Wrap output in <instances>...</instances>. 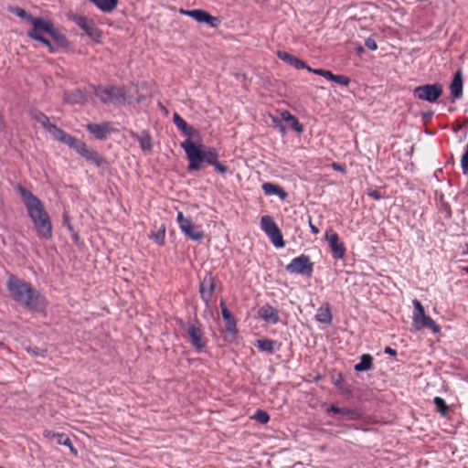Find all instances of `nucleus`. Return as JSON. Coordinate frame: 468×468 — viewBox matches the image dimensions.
<instances>
[{
  "label": "nucleus",
  "mask_w": 468,
  "mask_h": 468,
  "mask_svg": "<svg viewBox=\"0 0 468 468\" xmlns=\"http://www.w3.org/2000/svg\"><path fill=\"white\" fill-rule=\"evenodd\" d=\"M67 18L75 23L93 41L101 42L102 31L95 25L91 18L73 12L67 14Z\"/></svg>",
  "instance_id": "nucleus-5"
},
{
  "label": "nucleus",
  "mask_w": 468,
  "mask_h": 468,
  "mask_svg": "<svg viewBox=\"0 0 468 468\" xmlns=\"http://www.w3.org/2000/svg\"><path fill=\"white\" fill-rule=\"evenodd\" d=\"M48 133L53 136V138L64 144L69 145V147L73 148L75 144L79 139L75 138L74 136L70 135L69 133H66L62 129L58 128L57 125H53L50 127V130Z\"/></svg>",
  "instance_id": "nucleus-17"
},
{
  "label": "nucleus",
  "mask_w": 468,
  "mask_h": 468,
  "mask_svg": "<svg viewBox=\"0 0 468 468\" xmlns=\"http://www.w3.org/2000/svg\"><path fill=\"white\" fill-rule=\"evenodd\" d=\"M363 51H364V48H363L362 47H359V48H357V52H358V53L363 52Z\"/></svg>",
  "instance_id": "nucleus-58"
},
{
  "label": "nucleus",
  "mask_w": 468,
  "mask_h": 468,
  "mask_svg": "<svg viewBox=\"0 0 468 468\" xmlns=\"http://www.w3.org/2000/svg\"><path fill=\"white\" fill-rule=\"evenodd\" d=\"M7 10L20 18L27 19L29 23L35 17L19 6H8Z\"/></svg>",
  "instance_id": "nucleus-35"
},
{
  "label": "nucleus",
  "mask_w": 468,
  "mask_h": 468,
  "mask_svg": "<svg viewBox=\"0 0 468 468\" xmlns=\"http://www.w3.org/2000/svg\"><path fill=\"white\" fill-rule=\"evenodd\" d=\"M37 41H39L40 43H42L44 46H46L49 52L53 53L55 52V47L54 45L50 42V40L48 38H47L46 37H43L42 38H39Z\"/></svg>",
  "instance_id": "nucleus-47"
},
{
  "label": "nucleus",
  "mask_w": 468,
  "mask_h": 468,
  "mask_svg": "<svg viewBox=\"0 0 468 468\" xmlns=\"http://www.w3.org/2000/svg\"><path fill=\"white\" fill-rule=\"evenodd\" d=\"M259 317L265 322L276 324L279 322L278 311L269 303L262 305L258 311Z\"/></svg>",
  "instance_id": "nucleus-21"
},
{
  "label": "nucleus",
  "mask_w": 468,
  "mask_h": 468,
  "mask_svg": "<svg viewBox=\"0 0 468 468\" xmlns=\"http://www.w3.org/2000/svg\"><path fill=\"white\" fill-rule=\"evenodd\" d=\"M281 116H282V119L288 122L289 120L293 116L290 112L288 111H283L282 113H281Z\"/></svg>",
  "instance_id": "nucleus-52"
},
{
  "label": "nucleus",
  "mask_w": 468,
  "mask_h": 468,
  "mask_svg": "<svg viewBox=\"0 0 468 468\" xmlns=\"http://www.w3.org/2000/svg\"><path fill=\"white\" fill-rule=\"evenodd\" d=\"M433 112L432 111H430L429 112H426V113H423V117L425 119H428V118H431V116L433 115Z\"/></svg>",
  "instance_id": "nucleus-57"
},
{
  "label": "nucleus",
  "mask_w": 468,
  "mask_h": 468,
  "mask_svg": "<svg viewBox=\"0 0 468 468\" xmlns=\"http://www.w3.org/2000/svg\"><path fill=\"white\" fill-rule=\"evenodd\" d=\"M384 353L392 356L397 355V351L390 346H386L384 349Z\"/></svg>",
  "instance_id": "nucleus-53"
},
{
  "label": "nucleus",
  "mask_w": 468,
  "mask_h": 468,
  "mask_svg": "<svg viewBox=\"0 0 468 468\" xmlns=\"http://www.w3.org/2000/svg\"><path fill=\"white\" fill-rule=\"evenodd\" d=\"M373 367V356L369 354H364L360 356L359 363L355 365V370L364 372Z\"/></svg>",
  "instance_id": "nucleus-30"
},
{
  "label": "nucleus",
  "mask_w": 468,
  "mask_h": 468,
  "mask_svg": "<svg viewBox=\"0 0 468 468\" xmlns=\"http://www.w3.org/2000/svg\"><path fill=\"white\" fill-rule=\"evenodd\" d=\"M30 24L32 25V27L27 31V36L30 38L37 41L39 38L45 37V34H47L53 38L54 42L58 46L61 48L69 47V42L68 38L64 34L60 33L59 30L55 27L52 21L44 19L39 16H35L30 21Z\"/></svg>",
  "instance_id": "nucleus-3"
},
{
  "label": "nucleus",
  "mask_w": 468,
  "mask_h": 468,
  "mask_svg": "<svg viewBox=\"0 0 468 468\" xmlns=\"http://www.w3.org/2000/svg\"><path fill=\"white\" fill-rule=\"evenodd\" d=\"M412 304L414 306L413 317H420V316L426 314L424 307L419 300L414 299L412 301Z\"/></svg>",
  "instance_id": "nucleus-40"
},
{
  "label": "nucleus",
  "mask_w": 468,
  "mask_h": 468,
  "mask_svg": "<svg viewBox=\"0 0 468 468\" xmlns=\"http://www.w3.org/2000/svg\"><path fill=\"white\" fill-rule=\"evenodd\" d=\"M87 131L92 133L96 139L104 140L111 133L110 124L107 122L103 123H88L86 125Z\"/></svg>",
  "instance_id": "nucleus-24"
},
{
  "label": "nucleus",
  "mask_w": 468,
  "mask_h": 468,
  "mask_svg": "<svg viewBox=\"0 0 468 468\" xmlns=\"http://www.w3.org/2000/svg\"><path fill=\"white\" fill-rule=\"evenodd\" d=\"M181 147L184 149L188 161V172L201 170L204 163L214 166L215 170L221 175L229 172L228 165L218 162V152L216 148L197 144L190 138L182 142Z\"/></svg>",
  "instance_id": "nucleus-1"
},
{
  "label": "nucleus",
  "mask_w": 468,
  "mask_h": 468,
  "mask_svg": "<svg viewBox=\"0 0 468 468\" xmlns=\"http://www.w3.org/2000/svg\"><path fill=\"white\" fill-rule=\"evenodd\" d=\"M63 225H65L69 231H73V228L70 224L69 218L67 213L63 215Z\"/></svg>",
  "instance_id": "nucleus-51"
},
{
  "label": "nucleus",
  "mask_w": 468,
  "mask_h": 468,
  "mask_svg": "<svg viewBox=\"0 0 468 468\" xmlns=\"http://www.w3.org/2000/svg\"><path fill=\"white\" fill-rule=\"evenodd\" d=\"M63 100L69 104H82L87 101L86 93L80 88L72 90H66L63 93Z\"/></svg>",
  "instance_id": "nucleus-22"
},
{
  "label": "nucleus",
  "mask_w": 468,
  "mask_h": 468,
  "mask_svg": "<svg viewBox=\"0 0 468 468\" xmlns=\"http://www.w3.org/2000/svg\"><path fill=\"white\" fill-rule=\"evenodd\" d=\"M16 189L21 197L24 206L27 211V215L32 223L41 220L48 217V213L45 209L42 201L34 195L30 190L21 185H16Z\"/></svg>",
  "instance_id": "nucleus-4"
},
{
  "label": "nucleus",
  "mask_w": 468,
  "mask_h": 468,
  "mask_svg": "<svg viewBox=\"0 0 468 468\" xmlns=\"http://www.w3.org/2000/svg\"><path fill=\"white\" fill-rule=\"evenodd\" d=\"M442 85L439 82L425 84L416 87L413 90V96L419 100L434 103L442 95Z\"/></svg>",
  "instance_id": "nucleus-6"
},
{
  "label": "nucleus",
  "mask_w": 468,
  "mask_h": 468,
  "mask_svg": "<svg viewBox=\"0 0 468 468\" xmlns=\"http://www.w3.org/2000/svg\"><path fill=\"white\" fill-rule=\"evenodd\" d=\"M37 41H39L40 43H42L44 46H46L49 52L53 53L55 52V47L54 45L50 42V40L48 38H47L46 37H43L42 38H39Z\"/></svg>",
  "instance_id": "nucleus-48"
},
{
  "label": "nucleus",
  "mask_w": 468,
  "mask_h": 468,
  "mask_svg": "<svg viewBox=\"0 0 468 468\" xmlns=\"http://www.w3.org/2000/svg\"><path fill=\"white\" fill-rule=\"evenodd\" d=\"M464 154H468V144H466V146H465Z\"/></svg>",
  "instance_id": "nucleus-59"
},
{
  "label": "nucleus",
  "mask_w": 468,
  "mask_h": 468,
  "mask_svg": "<svg viewBox=\"0 0 468 468\" xmlns=\"http://www.w3.org/2000/svg\"><path fill=\"white\" fill-rule=\"evenodd\" d=\"M180 13L194 18L196 21L199 23H206L212 27H217L220 23L219 18L211 16L209 13L202 9H180Z\"/></svg>",
  "instance_id": "nucleus-13"
},
{
  "label": "nucleus",
  "mask_w": 468,
  "mask_h": 468,
  "mask_svg": "<svg viewBox=\"0 0 468 468\" xmlns=\"http://www.w3.org/2000/svg\"><path fill=\"white\" fill-rule=\"evenodd\" d=\"M0 123L3 124L2 117L0 116Z\"/></svg>",
  "instance_id": "nucleus-61"
},
{
  "label": "nucleus",
  "mask_w": 468,
  "mask_h": 468,
  "mask_svg": "<svg viewBox=\"0 0 468 468\" xmlns=\"http://www.w3.org/2000/svg\"><path fill=\"white\" fill-rule=\"evenodd\" d=\"M149 237L155 243L163 245L165 237V228L163 226L157 232L151 234Z\"/></svg>",
  "instance_id": "nucleus-37"
},
{
  "label": "nucleus",
  "mask_w": 468,
  "mask_h": 468,
  "mask_svg": "<svg viewBox=\"0 0 468 468\" xmlns=\"http://www.w3.org/2000/svg\"><path fill=\"white\" fill-rule=\"evenodd\" d=\"M186 332L189 335L190 344L193 347H195L197 351H201L205 348L207 341L203 337L200 325L190 324L186 328Z\"/></svg>",
  "instance_id": "nucleus-15"
},
{
  "label": "nucleus",
  "mask_w": 468,
  "mask_h": 468,
  "mask_svg": "<svg viewBox=\"0 0 468 468\" xmlns=\"http://www.w3.org/2000/svg\"><path fill=\"white\" fill-rule=\"evenodd\" d=\"M176 221L180 230L191 240L201 241L204 239V231L201 230L199 227L196 226L191 218H186L183 212H177Z\"/></svg>",
  "instance_id": "nucleus-10"
},
{
  "label": "nucleus",
  "mask_w": 468,
  "mask_h": 468,
  "mask_svg": "<svg viewBox=\"0 0 468 468\" xmlns=\"http://www.w3.org/2000/svg\"><path fill=\"white\" fill-rule=\"evenodd\" d=\"M26 350L27 353L31 354L34 356H41L44 357L46 356L47 350L37 347V346H28L26 347Z\"/></svg>",
  "instance_id": "nucleus-41"
},
{
  "label": "nucleus",
  "mask_w": 468,
  "mask_h": 468,
  "mask_svg": "<svg viewBox=\"0 0 468 468\" xmlns=\"http://www.w3.org/2000/svg\"><path fill=\"white\" fill-rule=\"evenodd\" d=\"M262 189L266 195H277L282 199H284L287 197L286 192L281 186L272 183H264L262 185Z\"/></svg>",
  "instance_id": "nucleus-32"
},
{
  "label": "nucleus",
  "mask_w": 468,
  "mask_h": 468,
  "mask_svg": "<svg viewBox=\"0 0 468 468\" xmlns=\"http://www.w3.org/2000/svg\"><path fill=\"white\" fill-rule=\"evenodd\" d=\"M173 122L175 125L186 136L199 138L200 133L198 130L189 125L177 112L173 114Z\"/></svg>",
  "instance_id": "nucleus-18"
},
{
  "label": "nucleus",
  "mask_w": 468,
  "mask_h": 468,
  "mask_svg": "<svg viewBox=\"0 0 468 468\" xmlns=\"http://www.w3.org/2000/svg\"><path fill=\"white\" fill-rule=\"evenodd\" d=\"M285 270L292 274H302L310 277L314 271V263L309 256L302 254L292 259L285 267Z\"/></svg>",
  "instance_id": "nucleus-11"
},
{
  "label": "nucleus",
  "mask_w": 468,
  "mask_h": 468,
  "mask_svg": "<svg viewBox=\"0 0 468 468\" xmlns=\"http://www.w3.org/2000/svg\"><path fill=\"white\" fill-rule=\"evenodd\" d=\"M325 239L331 248L333 258L342 260L346 254V247L344 243L339 240L338 235L329 230L325 233Z\"/></svg>",
  "instance_id": "nucleus-14"
},
{
  "label": "nucleus",
  "mask_w": 468,
  "mask_h": 468,
  "mask_svg": "<svg viewBox=\"0 0 468 468\" xmlns=\"http://www.w3.org/2000/svg\"><path fill=\"white\" fill-rule=\"evenodd\" d=\"M94 4L101 11L105 13L112 12L118 5L119 0H89Z\"/></svg>",
  "instance_id": "nucleus-29"
},
{
  "label": "nucleus",
  "mask_w": 468,
  "mask_h": 468,
  "mask_svg": "<svg viewBox=\"0 0 468 468\" xmlns=\"http://www.w3.org/2000/svg\"><path fill=\"white\" fill-rule=\"evenodd\" d=\"M413 326L417 330H420L423 328H429L432 331V333H439L441 331V327L437 324L433 319H431L429 315H422L420 317H413Z\"/></svg>",
  "instance_id": "nucleus-19"
},
{
  "label": "nucleus",
  "mask_w": 468,
  "mask_h": 468,
  "mask_svg": "<svg viewBox=\"0 0 468 468\" xmlns=\"http://www.w3.org/2000/svg\"><path fill=\"white\" fill-rule=\"evenodd\" d=\"M333 166L335 170H338V171H345V167L342 165H337V164H333Z\"/></svg>",
  "instance_id": "nucleus-56"
},
{
  "label": "nucleus",
  "mask_w": 468,
  "mask_h": 468,
  "mask_svg": "<svg viewBox=\"0 0 468 468\" xmlns=\"http://www.w3.org/2000/svg\"><path fill=\"white\" fill-rule=\"evenodd\" d=\"M132 138L137 140L143 151L150 152L153 149L152 137L147 131H143L141 134L131 132Z\"/></svg>",
  "instance_id": "nucleus-27"
},
{
  "label": "nucleus",
  "mask_w": 468,
  "mask_h": 468,
  "mask_svg": "<svg viewBox=\"0 0 468 468\" xmlns=\"http://www.w3.org/2000/svg\"><path fill=\"white\" fill-rule=\"evenodd\" d=\"M5 285L10 297L15 302L24 304L29 310L37 311L40 309L41 294L31 283L10 274Z\"/></svg>",
  "instance_id": "nucleus-2"
},
{
  "label": "nucleus",
  "mask_w": 468,
  "mask_h": 468,
  "mask_svg": "<svg viewBox=\"0 0 468 468\" xmlns=\"http://www.w3.org/2000/svg\"><path fill=\"white\" fill-rule=\"evenodd\" d=\"M31 117L33 120L37 122L44 129L48 132L50 130V127L54 124L49 122V118L40 111L34 110L31 112Z\"/></svg>",
  "instance_id": "nucleus-31"
},
{
  "label": "nucleus",
  "mask_w": 468,
  "mask_h": 468,
  "mask_svg": "<svg viewBox=\"0 0 468 468\" xmlns=\"http://www.w3.org/2000/svg\"><path fill=\"white\" fill-rule=\"evenodd\" d=\"M464 271L468 274V266L464 268Z\"/></svg>",
  "instance_id": "nucleus-60"
},
{
  "label": "nucleus",
  "mask_w": 468,
  "mask_h": 468,
  "mask_svg": "<svg viewBox=\"0 0 468 468\" xmlns=\"http://www.w3.org/2000/svg\"><path fill=\"white\" fill-rule=\"evenodd\" d=\"M451 94L454 99H459L463 95V73L462 70H457L450 84Z\"/></svg>",
  "instance_id": "nucleus-26"
},
{
  "label": "nucleus",
  "mask_w": 468,
  "mask_h": 468,
  "mask_svg": "<svg viewBox=\"0 0 468 468\" xmlns=\"http://www.w3.org/2000/svg\"><path fill=\"white\" fill-rule=\"evenodd\" d=\"M367 195L375 200H379L382 198V196L378 190H369Z\"/></svg>",
  "instance_id": "nucleus-50"
},
{
  "label": "nucleus",
  "mask_w": 468,
  "mask_h": 468,
  "mask_svg": "<svg viewBox=\"0 0 468 468\" xmlns=\"http://www.w3.org/2000/svg\"><path fill=\"white\" fill-rule=\"evenodd\" d=\"M73 149L78 154L83 157L87 162L92 163L97 167H106L108 162L96 150L89 148L85 142L78 140Z\"/></svg>",
  "instance_id": "nucleus-7"
},
{
  "label": "nucleus",
  "mask_w": 468,
  "mask_h": 468,
  "mask_svg": "<svg viewBox=\"0 0 468 468\" xmlns=\"http://www.w3.org/2000/svg\"><path fill=\"white\" fill-rule=\"evenodd\" d=\"M310 72H313L316 75L322 76L331 81H333V80L335 76V74H334L332 71L324 69H312V70H310Z\"/></svg>",
  "instance_id": "nucleus-39"
},
{
  "label": "nucleus",
  "mask_w": 468,
  "mask_h": 468,
  "mask_svg": "<svg viewBox=\"0 0 468 468\" xmlns=\"http://www.w3.org/2000/svg\"><path fill=\"white\" fill-rule=\"evenodd\" d=\"M461 166H462L463 173L464 175H468V154L463 153L462 159H461Z\"/></svg>",
  "instance_id": "nucleus-45"
},
{
  "label": "nucleus",
  "mask_w": 468,
  "mask_h": 468,
  "mask_svg": "<svg viewBox=\"0 0 468 468\" xmlns=\"http://www.w3.org/2000/svg\"><path fill=\"white\" fill-rule=\"evenodd\" d=\"M287 123L290 125V127L293 131H295L299 133H303V127L300 123L299 120L294 115L289 120V122Z\"/></svg>",
  "instance_id": "nucleus-42"
},
{
  "label": "nucleus",
  "mask_w": 468,
  "mask_h": 468,
  "mask_svg": "<svg viewBox=\"0 0 468 468\" xmlns=\"http://www.w3.org/2000/svg\"><path fill=\"white\" fill-rule=\"evenodd\" d=\"M315 319L325 324H330L333 320V316L331 314V310L329 304L326 303L324 305L318 308L317 313L315 314Z\"/></svg>",
  "instance_id": "nucleus-28"
},
{
  "label": "nucleus",
  "mask_w": 468,
  "mask_h": 468,
  "mask_svg": "<svg viewBox=\"0 0 468 468\" xmlns=\"http://www.w3.org/2000/svg\"><path fill=\"white\" fill-rule=\"evenodd\" d=\"M216 288V278L211 272L206 274L199 285V292L201 299L206 306H209L210 300L214 294Z\"/></svg>",
  "instance_id": "nucleus-12"
},
{
  "label": "nucleus",
  "mask_w": 468,
  "mask_h": 468,
  "mask_svg": "<svg viewBox=\"0 0 468 468\" xmlns=\"http://www.w3.org/2000/svg\"><path fill=\"white\" fill-rule=\"evenodd\" d=\"M328 413L338 414L343 417H346L348 420H356L361 418V414L357 410L349 409V408H339L334 404H332L327 409Z\"/></svg>",
  "instance_id": "nucleus-25"
},
{
  "label": "nucleus",
  "mask_w": 468,
  "mask_h": 468,
  "mask_svg": "<svg viewBox=\"0 0 468 468\" xmlns=\"http://www.w3.org/2000/svg\"><path fill=\"white\" fill-rule=\"evenodd\" d=\"M37 41H39L40 43H42L44 46H46L49 52L53 53L55 52V47L54 45L50 42V40L48 38H47L46 37H43L42 38H39Z\"/></svg>",
  "instance_id": "nucleus-46"
},
{
  "label": "nucleus",
  "mask_w": 468,
  "mask_h": 468,
  "mask_svg": "<svg viewBox=\"0 0 468 468\" xmlns=\"http://www.w3.org/2000/svg\"><path fill=\"white\" fill-rule=\"evenodd\" d=\"M252 419L261 424H266L270 420V416L267 411L262 410H257Z\"/></svg>",
  "instance_id": "nucleus-38"
},
{
  "label": "nucleus",
  "mask_w": 468,
  "mask_h": 468,
  "mask_svg": "<svg viewBox=\"0 0 468 468\" xmlns=\"http://www.w3.org/2000/svg\"><path fill=\"white\" fill-rule=\"evenodd\" d=\"M365 46L374 51V50H377L378 49V45H377V42L375 41V39H373L372 37H367L366 40H365Z\"/></svg>",
  "instance_id": "nucleus-49"
},
{
  "label": "nucleus",
  "mask_w": 468,
  "mask_h": 468,
  "mask_svg": "<svg viewBox=\"0 0 468 468\" xmlns=\"http://www.w3.org/2000/svg\"><path fill=\"white\" fill-rule=\"evenodd\" d=\"M261 227L275 247L283 248L285 246L282 234L271 216L261 217Z\"/></svg>",
  "instance_id": "nucleus-9"
},
{
  "label": "nucleus",
  "mask_w": 468,
  "mask_h": 468,
  "mask_svg": "<svg viewBox=\"0 0 468 468\" xmlns=\"http://www.w3.org/2000/svg\"><path fill=\"white\" fill-rule=\"evenodd\" d=\"M276 346V341L268 338L259 339L256 342V346L260 351L267 352L269 354H272L275 352Z\"/></svg>",
  "instance_id": "nucleus-33"
},
{
  "label": "nucleus",
  "mask_w": 468,
  "mask_h": 468,
  "mask_svg": "<svg viewBox=\"0 0 468 468\" xmlns=\"http://www.w3.org/2000/svg\"><path fill=\"white\" fill-rule=\"evenodd\" d=\"M343 382H344L343 377H342V375H341V374H339V375L337 376V378L334 381V384H335L336 387H338V388H342V384H343Z\"/></svg>",
  "instance_id": "nucleus-54"
},
{
  "label": "nucleus",
  "mask_w": 468,
  "mask_h": 468,
  "mask_svg": "<svg viewBox=\"0 0 468 468\" xmlns=\"http://www.w3.org/2000/svg\"><path fill=\"white\" fill-rule=\"evenodd\" d=\"M91 89L95 95L103 103H107L108 101H122L125 100L126 92L123 88H118L115 86H91Z\"/></svg>",
  "instance_id": "nucleus-8"
},
{
  "label": "nucleus",
  "mask_w": 468,
  "mask_h": 468,
  "mask_svg": "<svg viewBox=\"0 0 468 468\" xmlns=\"http://www.w3.org/2000/svg\"><path fill=\"white\" fill-rule=\"evenodd\" d=\"M433 403L436 406L437 411H439L442 416H446L449 411V407L447 406L445 400L441 397H435L433 399Z\"/></svg>",
  "instance_id": "nucleus-36"
},
{
  "label": "nucleus",
  "mask_w": 468,
  "mask_h": 468,
  "mask_svg": "<svg viewBox=\"0 0 468 468\" xmlns=\"http://www.w3.org/2000/svg\"><path fill=\"white\" fill-rule=\"evenodd\" d=\"M33 225L39 239L48 240L52 238L53 228L49 216L47 218L44 217L43 219L33 223Z\"/></svg>",
  "instance_id": "nucleus-16"
},
{
  "label": "nucleus",
  "mask_w": 468,
  "mask_h": 468,
  "mask_svg": "<svg viewBox=\"0 0 468 468\" xmlns=\"http://www.w3.org/2000/svg\"><path fill=\"white\" fill-rule=\"evenodd\" d=\"M441 210L445 214V218H451L452 216L451 206L448 202L441 200Z\"/></svg>",
  "instance_id": "nucleus-44"
},
{
  "label": "nucleus",
  "mask_w": 468,
  "mask_h": 468,
  "mask_svg": "<svg viewBox=\"0 0 468 468\" xmlns=\"http://www.w3.org/2000/svg\"><path fill=\"white\" fill-rule=\"evenodd\" d=\"M309 226H310V229H311V230H312V232H313L314 234H318V233H319V231H320V230H319V229H318L316 226H314V225L312 223V218H311V217H309Z\"/></svg>",
  "instance_id": "nucleus-55"
},
{
  "label": "nucleus",
  "mask_w": 468,
  "mask_h": 468,
  "mask_svg": "<svg viewBox=\"0 0 468 468\" xmlns=\"http://www.w3.org/2000/svg\"><path fill=\"white\" fill-rule=\"evenodd\" d=\"M220 308L223 319L225 321V330L232 335L237 334V324L233 314L227 308L223 300L220 301Z\"/></svg>",
  "instance_id": "nucleus-23"
},
{
  "label": "nucleus",
  "mask_w": 468,
  "mask_h": 468,
  "mask_svg": "<svg viewBox=\"0 0 468 468\" xmlns=\"http://www.w3.org/2000/svg\"><path fill=\"white\" fill-rule=\"evenodd\" d=\"M333 81L345 87L350 84V79L345 75H335Z\"/></svg>",
  "instance_id": "nucleus-43"
},
{
  "label": "nucleus",
  "mask_w": 468,
  "mask_h": 468,
  "mask_svg": "<svg viewBox=\"0 0 468 468\" xmlns=\"http://www.w3.org/2000/svg\"><path fill=\"white\" fill-rule=\"evenodd\" d=\"M277 56L281 60L286 62L287 64L292 66L293 68H295L297 69H305L309 72H310V70H312V68L309 67L303 60L300 59L297 57L291 55L290 53H288L286 51L279 50L277 52Z\"/></svg>",
  "instance_id": "nucleus-20"
},
{
  "label": "nucleus",
  "mask_w": 468,
  "mask_h": 468,
  "mask_svg": "<svg viewBox=\"0 0 468 468\" xmlns=\"http://www.w3.org/2000/svg\"><path fill=\"white\" fill-rule=\"evenodd\" d=\"M53 437L56 440L58 444L68 446L69 448L70 452L74 455H77L78 452L73 447L71 440L69 439V437L68 435H66L65 433H55L53 435Z\"/></svg>",
  "instance_id": "nucleus-34"
}]
</instances>
